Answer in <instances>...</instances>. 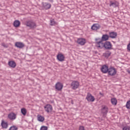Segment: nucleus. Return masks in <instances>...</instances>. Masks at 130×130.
<instances>
[{
    "label": "nucleus",
    "mask_w": 130,
    "mask_h": 130,
    "mask_svg": "<svg viewBox=\"0 0 130 130\" xmlns=\"http://www.w3.org/2000/svg\"><path fill=\"white\" fill-rule=\"evenodd\" d=\"M100 48L101 49L105 48L107 50H110V49H112V44L109 41H106L105 43L102 44V46H100Z\"/></svg>",
    "instance_id": "nucleus-1"
},
{
    "label": "nucleus",
    "mask_w": 130,
    "mask_h": 130,
    "mask_svg": "<svg viewBox=\"0 0 130 130\" xmlns=\"http://www.w3.org/2000/svg\"><path fill=\"white\" fill-rule=\"evenodd\" d=\"M26 25L27 27H29L30 29H34V28H36V23L32 21V20H29L26 22Z\"/></svg>",
    "instance_id": "nucleus-2"
},
{
    "label": "nucleus",
    "mask_w": 130,
    "mask_h": 130,
    "mask_svg": "<svg viewBox=\"0 0 130 130\" xmlns=\"http://www.w3.org/2000/svg\"><path fill=\"white\" fill-rule=\"evenodd\" d=\"M108 75L109 76H115L116 75V73H117V71H116V69L113 67H111L109 69L108 71Z\"/></svg>",
    "instance_id": "nucleus-3"
},
{
    "label": "nucleus",
    "mask_w": 130,
    "mask_h": 130,
    "mask_svg": "<svg viewBox=\"0 0 130 130\" xmlns=\"http://www.w3.org/2000/svg\"><path fill=\"white\" fill-rule=\"evenodd\" d=\"M79 86H80V83L77 81H73L71 83V86L72 87V89H73V90H77V89L79 88Z\"/></svg>",
    "instance_id": "nucleus-4"
},
{
    "label": "nucleus",
    "mask_w": 130,
    "mask_h": 130,
    "mask_svg": "<svg viewBox=\"0 0 130 130\" xmlns=\"http://www.w3.org/2000/svg\"><path fill=\"white\" fill-rule=\"evenodd\" d=\"M86 100L88 102H94L95 101V98L91 93H88L86 97Z\"/></svg>",
    "instance_id": "nucleus-5"
},
{
    "label": "nucleus",
    "mask_w": 130,
    "mask_h": 130,
    "mask_svg": "<svg viewBox=\"0 0 130 130\" xmlns=\"http://www.w3.org/2000/svg\"><path fill=\"white\" fill-rule=\"evenodd\" d=\"M95 44H96V47L98 48H100V46H102V44H103V41L102 40V38H98L95 39Z\"/></svg>",
    "instance_id": "nucleus-6"
},
{
    "label": "nucleus",
    "mask_w": 130,
    "mask_h": 130,
    "mask_svg": "<svg viewBox=\"0 0 130 130\" xmlns=\"http://www.w3.org/2000/svg\"><path fill=\"white\" fill-rule=\"evenodd\" d=\"M8 118L10 120H15L17 118V114L14 112H11L8 115Z\"/></svg>",
    "instance_id": "nucleus-7"
},
{
    "label": "nucleus",
    "mask_w": 130,
    "mask_h": 130,
    "mask_svg": "<svg viewBox=\"0 0 130 130\" xmlns=\"http://www.w3.org/2000/svg\"><path fill=\"white\" fill-rule=\"evenodd\" d=\"M44 108L47 113H49V112H51V111H52V106L50 104L46 105L44 107Z\"/></svg>",
    "instance_id": "nucleus-8"
},
{
    "label": "nucleus",
    "mask_w": 130,
    "mask_h": 130,
    "mask_svg": "<svg viewBox=\"0 0 130 130\" xmlns=\"http://www.w3.org/2000/svg\"><path fill=\"white\" fill-rule=\"evenodd\" d=\"M42 5L44 10H49L51 8V4L47 3L42 2Z\"/></svg>",
    "instance_id": "nucleus-9"
},
{
    "label": "nucleus",
    "mask_w": 130,
    "mask_h": 130,
    "mask_svg": "<svg viewBox=\"0 0 130 130\" xmlns=\"http://www.w3.org/2000/svg\"><path fill=\"white\" fill-rule=\"evenodd\" d=\"M63 87V85H62L60 82H57L55 84V89L56 90H57V91H61V90H62Z\"/></svg>",
    "instance_id": "nucleus-10"
},
{
    "label": "nucleus",
    "mask_w": 130,
    "mask_h": 130,
    "mask_svg": "<svg viewBox=\"0 0 130 130\" xmlns=\"http://www.w3.org/2000/svg\"><path fill=\"white\" fill-rule=\"evenodd\" d=\"M109 69L108 66L107 65H103L101 68V71L103 74H107Z\"/></svg>",
    "instance_id": "nucleus-11"
},
{
    "label": "nucleus",
    "mask_w": 130,
    "mask_h": 130,
    "mask_svg": "<svg viewBox=\"0 0 130 130\" xmlns=\"http://www.w3.org/2000/svg\"><path fill=\"white\" fill-rule=\"evenodd\" d=\"M64 56L62 53H58L57 55V59L59 61H64Z\"/></svg>",
    "instance_id": "nucleus-12"
},
{
    "label": "nucleus",
    "mask_w": 130,
    "mask_h": 130,
    "mask_svg": "<svg viewBox=\"0 0 130 130\" xmlns=\"http://www.w3.org/2000/svg\"><path fill=\"white\" fill-rule=\"evenodd\" d=\"M77 43L79 44V45H85L86 44V40L83 38L78 39Z\"/></svg>",
    "instance_id": "nucleus-13"
},
{
    "label": "nucleus",
    "mask_w": 130,
    "mask_h": 130,
    "mask_svg": "<svg viewBox=\"0 0 130 130\" xmlns=\"http://www.w3.org/2000/svg\"><path fill=\"white\" fill-rule=\"evenodd\" d=\"M15 46L20 49L25 47V44L22 42H17L15 43Z\"/></svg>",
    "instance_id": "nucleus-14"
},
{
    "label": "nucleus",
    "mask_w": 130,
    "mask_h": 130,
    "mask_svg": "<svg viewBox=\"0 0 130 130\" xmlns=\"http://www.w3.org/2000/svg\"><path fill=\"white\" fill-rule=\"evenodd\" d=\"M110 7H113V8H116L118 7V2L117 1H110Z\"/></svg>",
    "instance_id": "nucleus-15"
},
{
    "label": "nucleus",
    "mask_w": 130,
    "mask_h": 130,
    "mask_svg": "<svg viewBox=\"0 0 130 130\" xmlns=\"http://www.w3.org/2000/svg\"><path fill=\"white\" fill-rule=\"evenodd\" d=\"M8 66L10 67V68H12L13 69H15L16 68L17 64L15 61H9L8 62Z\"/></svg>",
    "instance_id": "nucleus-16"
},
{
    "label": "nucleus",
    "mask_w": 130,
    "mask_h": 130,
    "mask_svg": "<svg viewBox=\"0 0 130 130\" xmlns=\"http://www.w3.org/2000/svg\"><path fill=\"white\" fill-rule=\"evenodd\" d=\"M117 37V33L114 31L109 32V37H110V38H112L113 39L114 38H116Z\"/></svg>",
    "instance_id": "nucleus-17"
},
{
    "label": "nucleus",
    "mask_w": 130,
    "mask_h": 130,
    "mask_svg": "<svg viewBox=\"0 0 130 130\" xmlns=\"http://www.w3.org/2000/svg\"><path fill=\"white\" fill-rule=\"evenodd\" d=\"M99 29H100V25L98 24H94L91 26V29L94 31H96V30H99Z\"/></svg>",
    "instance_id": "nucleus-18"
},
{
    "label": "nucleus",
    "mask_w": 130,
    "mask_h": 130,
    "mask_svg": "<svg viewBox=\"0 0 130 130\" xmlns=\"http://www.w3.org/2000/svg\"><path fill=\"white\" fill-rule=\"evenodd\" d=\"M109 39V36L107 34L103 35L102 37V41H107Z\"/></svg>",
    "instance_id": "nucleus-19"
},
{
    "label": "nucleus",
    "mask_w": 130,
    "mask_h": 130,
    "mask_svg": "<svg viewBox=\"0 0 130 130\" xmlns=\"http://www.w3.org/2000/svg\"><path fill=\"white\" fill-rule=\"evenodd\" d=\"M1 125L3 128H8V126H9V124H8V122H5L4 120H2Z\"/></svg>",
    "instance_id": "nucleus-20"
},
{
    "label": "nucleus",
    "mask_w": 130,
    "mask_h": 130,
    "mask_svg": "<svg viewBox=\"0 0 130 130\" xmlns=\"http://www.w3.org/2000/svg\"><path fill=\"white\" fill-rule=\"evenodd\" d=\"M102 112L104 114H107V113H108V108L107 107L104 106L102 109Z\"/></svg>",
    "instance_id": "nucleus-21"
},
{
    "label": "nucleus",
    "mask_w": 130,
    "mask_h": 130,
    "mask_svg": "<svg viewBox=\"0 0 130 130\" xmlns=\"http://www.w3.org/2000/svg\"><path fill=\"white\" fill-rule=\"evenodd\" d=\"M13 25L16 28H18V27H19L20 25H21V22H20L19 20H15Z\"/></svg>",
    "instance_id": "nucleus-22"
},
{
    "label": "nucleus",
    "mask_w": 130,
    "mask_h": 130,
    "mask_svg": "<svg viewBox=\"0 0 130 130\" xmlns=\"http://www.w3.org/2000/svg\"><path fill=\"white\" fill-rule=\"evenodd\" d=\"M110 55H111V52L107 51L103 53V56L107 58H108Z\"/></svg>",
    "instance_id": "nucleus-23"
},
{
    "label": "nucleus",
    "mask_w": 130,
    "mask_h": 130,
    "mask_svg": "<svg viewBox=\"0 0 130 130\" xmlns=\"http://www.w3.org/2000/svg\"><path fill=\"white\" fill-rule=\"evenodd\" d=\"M111 102L113 105H116V104H117V100L115 98H112Z\"/></svg>",
    "instance_id": "nucleus-24"
},
{
    "label": "nucleus",
    "mask_w": 130,
    "mask_h": 130,
    "mask_svg": "<svg viewBox=\"0 0 130 130\" xmlns=\"http://www.w3.org/2000/svg\"><path fill=\"white\" fill-rule=\"evenodd\" d=\"M50 26H55V25H57V22H56L54 19L50 20Z\"/></svg>",
    "instance_id": "nucleus-25"
},
{
    "label": "nucleus",
    "mask_w": 130,
    "mask_h": 130,
    "mask_svg": "<svg viewBox=\"0 0 130 130\" xmlns=\"http://www.w3.org/2000/svg\"><path fill=\"white\" fill-rule=\"evenodd\" d=\"M21 112L22 114H23V115H24V116H25V115H26V114H27V110H26L25 109V108H23L21 110Z\"/></svg>",
    "instance_id": "nucleus-26"
},
{
    "label": "nucleus",
    "mask_w": 130,
    "mask_h": 130,
    "mask_svg": "<svg viewBox=\"0 0 130 130\" xmlns=\"http://www.w3.org/2000/svg\"><path fill=\"white\" fill-rule=\"evenodd\" d=\"M44 117L41 116V115H38V120L39 121L43 122L44 121Z\"/></svg>",
    "instance_id": "nucleus-27"
},
{
    "label": "nucleus",
    "mask_w": 130,
    "mask_h": 130,
    "mask_svg": "<svg viewBox=\"0 0 130 130\" xmlns=\"http://www.w3.org/2000/svg\"><path fill=\"white\" fill-rule=\"evenodd\" d=\"M9 130H18V127L16 126L13 125L9 128Z\"/></svg>",
    "instance_id": "nucleus-28"
},
{
    "label": "nucleus",
    "mask_w": 130,
    "mask_h": 130,
    "mask_svg": "<svg viewBox=\"0 0 130 130\" xmlns=\"http://www.w3.org/2000/svg\"><path fill=\"white\" fill-rule=\"evenodd\" d=\"M126 107L127 109H130V101L127 102Z\"/></svg>",
    "instance_id": "nucleus-29"
},
{
    "label": "nucleus",
    "mask_w": 130,
    "mask_h": 130,
    "mask_svg": "<svg viewBox=\"0 0 130 130\" xmlns=\"http://www.w3.org/2000/svg\"><path fill=\"white\" fill-rule=\"evenodd\" d=\"M47 129H48V127L47 126H42L40 129V130H47Z\"/></svg>",
    "instance_id": "nucleus-30"
},
{
    "label": "nucleus",
    "mask_w": 130,
    "mask_h": 130,
    "mask_svg": "<svg viewBox=\"0 0 130 130\" xmlns=\"http://www.w3.org/2000/svg\"><path fill=\"white\" fill-rule=\"evenodd\" d=\"M122 130H130L129 126H124Z\"/></svg>",
    "instance_id": "nucleus-31"
},
{
    "label": "nucleus",
    "mask_w": 130,
    "mask_h": 130,
    "mask_svg": "<svg viewBox=\"0 0 130 130\" xmlns=\"http://www.w3.org/2000/svg\"><path fill=\"white\" fill-rule=\"evenodd\" d=\"M2 46H3V47H5V48H8V45H6L4 43H3L2 44Z\"/></svg>",
    "instance_id": "nucleus-32"
},
{
    "label": "nucleus",
    "mask_w": 130,
    "mask_h": 130,
    "mask_svg": "<svg viewBox=\"0 0 130 130\" xmlns=\"http://www.w3.org/2000/svg\"><path fill=\"white\" fill-rule=\"evenodd\" d=\"M79 130H85V127L83 126H80L79 128Z\"/></svg>",
    "instance_id": "nucleus-33"
},
{
    "label": "nucleus",
    "mask_w": 130,
    "mask_h": 130,
    "mask_svg": "<svg viewBox=\"0 0 130 130\" xmlns=\"http://www.w3.org/2000/svg\"><path fill=\"white\" fill-rule=\"evenodd\" d=\"M48 2H50V3H52L53 2V0H48Z\"/></svg>",
    "instance_id": "nucleus-34"
},
{
    "label": "nucleus",
    "mask_w": 130,
    "mask_h": 130,
    "mask_svg": "<svg viewBox=\"0 0 130 130\" xmlns=\"http://www.w3.org/2000/svg\"><path fill=\"white\" fill-rule=\"evenodd\" d=\"M100 95H102V96H104L103 93H101V92H100Z\"/></svg>",
    "instance_id": "nucleus-35"
},
{
    "label": "nucleus",
    "mask_w": 130,
    "mask_h": 130,
    "mask_svg": "<svg viewBox=\"0 0 130 130\" xmlns=\"http://www.w3.org/2000/svg\"><path fill=\"white\" fill-rule=\"evenodd\" d=\"M127 73H128V74H130V70H127Z\"/></svg>",
    "instance_id": "nucleus-36"
}]
</instances>
